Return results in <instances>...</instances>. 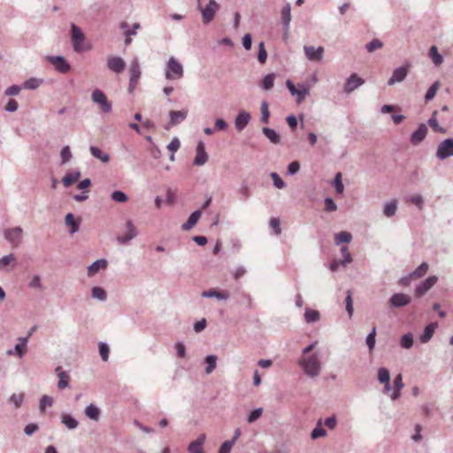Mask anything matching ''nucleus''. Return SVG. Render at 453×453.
<instances>
[{"label": "nucleus", "mask_w": 453, "mask_h": 453, "mask_svg": "<svg viewBox=\"0 0 453 453\" xmlns=\"http://www.w3.org/2000/svg\"><path fill=\"white\" fill-rule=\"evenodd\" d=\"M299 365L309 378H317L321 371V362L318 354L303 357L299 360Z\"/></svg>", "instance_id": "nucleus-1"}, {"label": "nucleus", "mask_w": 453, "mask_h": 453, "mask_svg": "<svg viewBox=\"0 0 453 453\" xmlns=\"http://www.w3.org/2000/svg\"><path fill=\"white\" fill-rule=\"evenodd\" d=\"M165 75L167 80H180L184 75L182 65L173 57H170L165 69Z\"/></svg>", "instance_id": "nucleus-2"}, {"label": "nucleus", "mask_w": 453, "mask_h": 453, "mask_svg": "<svg viewBox=\"0 0 453 453\" xmlns=\"http://www.w3.org/2000/svg\"><path fill=\"white\" fill-rule=\"evenodd\" d=\"M219 7V4L215 0H209V3L204 7L202 6L201 0H197V8L201 12L202 20L204 24H209L214 19Z\"/></svg>", "instance_id": "nucleus-3"}, {"label": "nucleus", "mask_w": 453, "mask_h": 453, "mask_svg": "<svg viewBox=\"0 0 453 453\" xmlns=\"http://www.w3.org/2000/svg\"><path fill=\"white\" fill-rule=\"evenodd\" d=\"M71 41L75 52H81L84 50L83 42L85 41V35L74 23H71Z\"/></svg>", "instance_id": "nucleus-4"}, {"label": "nucleus", "mask_w": 453, "mask_h": 453, "mask_svg": "<svg viewBox=\"0 0 453 453\" xmlns=\"http://www.w3.org/2000/svg\"><path fill=\"white\" fill-rule=\"evenodd\" d=\"M450 157H453V138H447L438 144L436 157L445 160Z\"/></svg>", "instance_id": "nucleus-5"}, {"label": "nucleus", "mask_w": 453, "mask_h": 453, "mask_svg": "<svg viewBox=\"0 0 453 453\" xmlns=\"http://www.w3.org/2000/svg\"><path fill=\"white\" fill-rule=\"evenodd\" d=\"M91 98L93 102L96 103L102 111L108 113L111 111L112 104L107 99L106 95L104 91H102L99 88L95 89L91 94Z\"/></svg>", "instance_id": "nucleus-6"}, {"label": "nucleus", "mask_w": 453, "mask_h": 453, "mask_svg": "<svg viewBox=\"0 0 453 453\" xmlns=\"http://www.w3.org/2000/svg\"><path fill=\"white\" fill-rule=\"evenodd\" d=\"M46 59L50 62L55 69L61 73H66L71 70L70 64L66 61V59L63 56H46Z\"/></svg>", "instance_id": "nucleus-7"}, {"label": "nucleus", "mask_w": 453, "mask_h": 453, "mask_svg": "<svg viewBox=\"0 0 453 453\" xmlns=\"http://www.w3.org/2000/svg\"><path fill=\"white\" fill-rule=\"evenodd\" d=\"M23 230L20 226L8 228L4 231V238L12 247H18L22 240Z\"/></svg>", "instance_id": "nucleus-8"}, {"label": "nucleus", "mask_w": 453, "mask_h": 453, "mask_svg": "<svg viewBox=\"0 0 453 453\" xmlns=\"http://www.w3.org/2000/svg\"><path fill=\"white\" fill-rule=\"evenodd\" d=\"M364 83L365 80L363 78L359 77L357 73H352L349 78H347L343 85V92L349 95Z\"/></svg>", "instance_id": "nucleus-9"}, {"label": "nucleus", "mask_w": 453, "mask_h": 453, "mask_svg": "<svg viewBox=\"0 0 453 453\" xmlns=\"http://www.w3.org/2000/svg\"><path fill=\"white\" fill-rule=\"evenodd\" d=\"M438 277L432 275L421 281L415 288V296L420 297L428 292L437 282Z\"/></svg>", "instance_id": "nucleus-10"}, {"label": "nucleus", "mask_w": 453, "mask_h": 453, "mask_svg": "<svg viewBox=\"0 0 453 453\" xmlns=\"http://www.w3.org/2000/svg\"><path fill=\"white\" fill-rule=\"evenodd\" d=\"M127 233L123 235L117 237V242L119 244L126 245L129 243L131 240L137 236V230L132 220L128 219L126 223Z\"/></svg>", "instance_id": "nucleus-11"}, {"label": "nucleus", "mask_w": 453, "mask_h": 453, "mask_svg": "<svg viewBox=\"0 0 453 453\" xmlns=\"http://www.w3.org/2000/svg\"><path fill=\"white\" fill-rule=\"evenodd\" d=\"M291 22V6L290 4H286L281 10V23L283 26V38L286 40L288 37L289 28Z\"/></svg>", "instance_id": "nucleus-12"}, {"label": "nucleus", "mask_w": 453, "mask_h": 453, "mask_svg": "<svg viewBox=\"0 0 453 453\" xmlns=\"http://www.w3.org/2000/svg\"><path fill=\"white\" fill-rule=\"evenodd\" d=\"M305 57L310 61H320L323 58L325 49L322 46L314 47L307 46L303 47Z\"/></svg>", "instance_id": "nucleus-13"}, {"label": "nucleus", "mask_w": 453, "mask_h": 453, "mask_svg": "<svg viewBox=\"0 0 453 453\" xmlns=\"http://www.w3.org/2000/svg\"><path fill=\"white\" fill-rule=\"evenodd\" d=\"M411 303V297L403 293L394 294L388 300L391 308H402Z\"/></svg>", "instance_id": "nucleus-14"}, {"label": "nucleus", "mask_w": 453, "mask_h": 453, "mask_svg": "<svg viewBox=\"0 0 453 453\" xmlns=\"http://www.w3.org/2000/svg\"><path fill=\"white\" fill-rule=\"evenodd\" d=\"M107 67L117 73H120L126 67L124 59L120 57L111 56L107 58Z\"/></svg>", "instance_id": "nucleus-15"}, {"label": "nucleus", "mask_w": 453, "mask_h": 453, "mask_svg": "<svg viewBox=\"0 0 453 453\" xmlns=\"http://www.w3.org/2000/svg\"><path fill=\"white\" fill-rule=\"evenodd\" d=\"M408 74V68L405 66H400L393 71L392 76L388 81V86H393L397 82H402L405 80Z\"/></svg>", "instance_id": "nucleus-16"}, {"label": "nucleus", "mask_w": 453, "mask_h": 453, "mask_svg": "<svg viewBox=\"0 0 453 453\" xmlns=\"http://www.w3.org/2000/svg\"><path fill=\"white\" fill-rule=\"evenodd\" d=\"M427 127L426 124H420L418 128L411 134L410 141L413 145L419 144L427 134Z\"/></svg>", "instance_id": "nucleus-17"}, {"label": "nucleus", "mask_w": 453, "mask_h": 453, "mask_svg": "<svg viewBox=\"0 0 453 453\" xmlns=\"http://www.w3.org/2000/svg\"><path fill=\"white\" fill-rule=\"evenodd\" d=\"M196 157L194 165L197 166L203 165L208 161V154L205 151V147L203 142H199L196 148Z\"/></svg>", "instance_id": "nucleus-18"}, {"label": "nucleus", "mask_w": 453, "mask_h": 453, "mask_svg": "<svg viewBox=\"0 0 453 453\" xmlns=\"http://www.w3.org/2000/svg\"><path fill=\"white\" fill-rule=\"evenodd\" d=\"M250 120V114L248 111L244 110L239 111V113L234 119V126L236 130L239 132L242 131L247 127Z\"/></svg>", "instance_id": "nucleus-19"}, {"label": "nucleus", "mask_w": 453, "mask_h": 453, "mask_svg": "<svg viewBox=\"0 0 453 453\" xmlns=\"http://www.w3.org/2000/svg\"><path fill=\"white\" fill-rule=\"evenodd\" d=\"M169 117H170V120H169L168 126H176L187 119L188 111L187 110L170 111ZM165 128L168 129L169 127H166Z\"/></svg>", "instance_id": "nucleus-20"}, {"label": "nucleus", "mask_w": 453, "mask_h": 453, "mask_svg": "<svg viewBox=\"0 0 453 453\" xmlns=\"http://www.w3.org/2000/svg\"><path fill=\"white\" fill-rule=\"evenodd\" d=\"M55 372L57 376L58 377V388L65 389L68 388L70 384L69 372L63 371L61 366H57Z\"/></svg>", "instance_id": "nucleus-21"}, {"label": "nucleus", "mask_w": 453, "mask_h": 453, "mask_svg": "<svg viewBox=\"0 0 453 453\" xmlns=\"http://www.w3.org/2000/svg\"><path fill=\"white\" fill-rule=\"evenodd\" d=\"M206 440L205 434H201L196 440L190 442L188 447V453H204L203 445Z\"/></svg>", "instance_id": "nucleus-22"}, {"label": "nucleus", "mask_w": 453, "mask_h": 453, "mask_svg": "<svg viewBox=\"0 0 453 453\" xmlns=\"http://www.w3.org/2000/svg\"><path fill=\"white\" fill-rule=\"evenodd\" d=\"M129 74H130L129 80L139 81L141 75H142V72H141L139 60L137 58H134L131 60Z\"/></svg>", "instance_id": "nucleus-23"}, {"label": "nucleus", "mask_w": 453, "mask_h": 453, "mask_svg": "<svg viewBox=\"0 0 453 453\" xmlns=\"http://www.w3.org/2000/svg\"><path fill=\"white\" fill-rule=\"evenodd\" d=\"M201 215H202V212L199 210L193 211L190 214V216L188 217V220L181 226V229L183 231L190 230L194 226L196 225Z\"/></svg>", "instance_id": "nucleus-24"}, {"label": "nucleus", "mask_w": 453, "mask_h": 453, "mask_svg": "<svg viewBox=\"0 0 453 453\" xmlns=\"http://www.w3.org/2000/svg\"><path fill=\"white\" fill-rule=\"evenodd\" d=\"M107 267V261L104 258L97 259L93 262L88 267V275H95L100 269H105Z\"/></svg>", "instance_id": "nucleus-25"}, {"label": "nucleus", "mask_w": 453, "mask_h": 453, "mask_svg": "<svg viewBox=\"0 0 453 453\" xmlns=\"http://www.w3.org/2000/svg\"><path fill=\"white\" fill-rule=\"evenodd\" d=\"M61 423L69 430L76 429L79 426L78 420L71 414L62 413Z\"/></svg>", "instance_id": "nucleus-26"}, {"label": "nucleus", "mask_w": 453, "mask_h": 453, "mask_svg": "<svg viewBox=\"0 0 453 453\" xmlns=\"http://www.w3.org/2000/svg\"><path fill=\"white\" fill-rule=\"evenodd\" d=\"M65 225L70 227V233L75 234L79 231L81 221L76 219L73 213H67L65 219Z\"/></svg>", "instance_id": "nucleus-27"}, {"label": "nucleus", "mask_w": 453, "mask_h": 453, "mask_svg": "<svg viewBox=\"0 0 453 453\" xmlns=\"http://www.w3.org/2000/svg\"><path fill=\"white\" fill-rule=\"evenodd\" d=\"M436 327L437 323H430L427 325L419 337L420 342L422 343L428 342L431 340Z\"/></svg>", "instance_id": "nucleus-28"}, {"label": "nucleus", "mask_w": 453, "mask_h": 453, "mask_svg": "<svg viewBox=\"0 0 453 453\" xmlns=\"http://www.w3.org/2000/svg\"><path fill=\"white\" fill-rule=\"evenodd\" d=\"M262 133L266 136L269 141L273 144L280 143V135L274 129L265 127L262 128Z\"/></svg>", "instance_id": "nucleus-29"}, {"label": "nucleus", "mask_w": 453, "mask_h": 453, "mask_svg": "<svg viewBox=\"0 0 453 453\" xmlns=\"http://www.w3.org/2000/svg\"><path fill=\"white\" fill-rule=\"evenodd\" d=\"M84 413L88 418L94 421H98L101 414L99 408L93 403L88 404L85 408Z\"/></svg>", "instance_id": "nucleus-30"}, {"label": "nucleus", "mask_w": 453, "mask_h": 453, "mask_svg": "<svg viewBox=\"0 0 453 453\" xmlns=\"http://www.w3.org/2000/svg\"><path fill=\"white\" fill-rule=\"evenodd\" d=\"M18 343L14 347V350L16 355H18L20 358L24 357L27 352V345L28 342V337H19L18 339Z\"/></svg>", "instance_id": "nucleus-31"}, {"label": "nucleus", "mask_w": 453, "mask_h": 453, "mask_svg": "<svg viewBox=\"0 0 453 453\" xmlns=\"http://www.w3.org/2000/svg\"><path fill=\"white\" fill-rule=\"evenodd\" d=\"M81 172L80 171H74L73 173H66L63 179H62V182L64 184L65 187L68 188L70 187L72 184H73L74 182H76L80 178H81Z\"/></svg>", "instance_id": "nucleus-32"}, {"label": "nucleus", "mask_w": 453, "mask_h": 453, "mask_svg": "<svg viewBox=\"0 0 453 453\" xmlns=\"http://www.w3.org/2000/svg\"><path fill=\"white\" fill-rule=\"evenodd\" d=\"M91 155L102 161L103 163H108L110 161V156L104 152L101 149L96 146H90L89 148Z\"/></svg>", "instance_id": "nucleus-33"}, {"label": "nucleus", "mask_w": 453, "mask_h": 453, "mask_svg": "<svg viewBox=\"0 0 453 453\" xmlns=\"http://www.w3.org/2000/svg\"><path fill=\"white\" fill-rule=\"evenodd\" d=\"M202 296L206 298L215 297L218 300H227L229 295L227 293L219 292L215 289H210L207 291L202 292Z\"/></svg>", "instance_id": "nucleus-34"}, {"label": "nucleus", "mask_w": 453, "mask_h": 453, "mask_svg": "<svg viewBox=\"0 0 453 453\" xmlns=\"http://www.w3.org/2000/svg\"><path fill=\"white\" fill-rule=\"evenodd\" d=\"M351 240L352 235L349 232L342 231L334 235V242L336 245H340L341 243H349Z\"/></svg>", "instance_id": "nucleus-35"}, {"label": "nucleus", "mask_w": 453, "mask_h": 453, "mask_svg": "<svg viewBox=\"0 0 453 453\" xmlns=\"http://www.w3.org/2000/svg\"><path fill=\"white\" fill-rule=\"evenodd\" d=\"M427 123H428V125L432 127V129L435 133H446V129H444L443 127H441L439 123H438V120H437V111H434L432 113V116L428 119Z\"/></svg>", "instance_id": "nucleus-36"}, {"label": "nucleus", "mask_w": 453, "mask_h": 453, "mask_svg": "<svg viewBox=\"0 0 453 453\" xmlns=\"http://www.w3.org/2000/svg\"><path fill=\"white\" fill-rule=\"evenodd\" d=\"M296 92L295 96H297L296 102L297 104L302 103L305 97L310 95V88L304 84H298V88H296Z\"/></svg>", "instance_id": "nucleus-37"}, {"label": "nucleus", "mask_w": 453, "mask_h": 453, "mask_svg": "<svg viewBox=\"0 0 453 453\" xmlns=\"http://www.w3.org/2000/svg\"><path fill=\"white\" fill-rule=\"evenodd\" d=\"M429 57L435 65H440L443 62L442 56L439 53L437 47L434 45L429 49Z\"/></svg>", "instance_id": "nucleus-38"}, {"label": "nucleus", "mask_w": 453, "mask_h": 453, "mask_svg": "<svg viewBox=\"0 0 453 453\" xmlns=\"http://www.w3.org/2000/svg\"><path fill=\"white\" fill-rule=\"evenodd\" d=\"M304 319L306 323L317 322L319 319V312L310 308L305 309Z\"/></svg>", "instance_id": "nucleus-39"}, {"label": "nucleus", "mask_w": 453, "mask_h": 453, "mask_svg": "<svg viewBox=\"0 0 453 453\" xmlns=\"http://www.w3.org/2000/svg\"><path fill=\"white\" fill-rule=\"evenodd\" d=\"M91 296L93 298L101 302H104L107 299L106 291L101 287H93L91 289Z\"/></svg>", "instance_id": "nucleus-40"}, {"label": "nucleus", "mask_w": 453, "mask_h": 453, "mask_svg": "<svg viewBox=\"0 0 453 453\" xmlns=\"http://www.w3.org/2000/svg\"><path fill=\"white\" fill-rule=\"evenodd\" d=\"M429 265L426 262H422L413 272L411 275L414 279H419L423 277L428 271Z\"/></svg>", "instance_id": "nucleus-41"}, {"label": "nucleus", "mask_w": 453, "mask_h": 453, "mask_svg": "<svg viewBox=\"0 0 453 453\" xmlns=\"http://www.w3.org/2000/svg\"><path fill=\"white\" fill-rule=\"evenodd\" d=\"M396 210L397 203L395 201H391L384 205L383 213L386 217L391 218L395 214Z\"/></svg>", "instance_id": "nucleus-42"}, {"label": "nucleus", "mask_w": 453, "mask_h": 453, "mask_svg": "<svg viewBox=\"0 0 453 453\" xmlns=\"http://www.w3.org/2000/svg\"><path fill=\"white\" fill-rule=\"evenodd\" d=\"M217 357L215 355H208L205 357V373L210 374L216 368Z\"/></svg>", "instance_id": "nucleus-43"}, {"label": "nucleus", "mask_w": 453, "mask_h": 453, "mask_svg": "<svg viewBox=\"0 0 453 453\" xmlns=\"http://www.w3.org/2000/svg\"><path fill=\"white\" fill-rule=\"evenodd\" d=\"M13 263L12 267L16 265V257L13 254L4 256L0 258V270H6V266Z\"/></svg>", "instance_id": "nucleus-44"}, {"label": "nucleus", "mask_w": 453, "mask_h": 453, "mask_svg": "<svg viewBox=\"0 0 453 453\" xmlns=\"http://www.w3.org/2000/svg\"><path fill=\"white\" fill-rule=\"evenodd\" d=\"M440 87V82L436 81L432 84V86L427 89L426 95H425V101L429 102L431 101L436 95L438 89Z\"/></svg>", "instance_id": "nucleus-45"}, {"label": "nucleus", "mask_w": 453, "mask_h": 453, "mask_svg": "<svg viewBox=\"0 0 453 453\" xmlns=\"http://www.w3.org/2000/svg\"><path fill=\"white\" fill-rule=\"evenodd\" d=\"M274 79H275V74L274 73H268V74H266L263 78L262 84H261L262 88L265 90H270L273 87Z\"/></svg>", "instance_id": "nucleus-46"}, {"label": "nucleus", "mask_w": 453, "mask_h": 453, "mask_svg": "<svg viewBox=\"0 0 453 453\" xmlns=\"http://www.w3.org/2000/svg\"><path fill=\"white\" fill-rule=\"evenodd\" d=\"M321 420H319L316 427L312 430L311 434V439L316 440L319 437H324L326 435V431L321 426Z\"/></svg>", "instance_id": "nucleus-47"}, {"label": "nucleus", "mask_w": 453, "mask_h": 453, "mask_svg": "<svg viewBox=\"0 0 453 453\" xmlns=\"http://www.w3.org/2000/svg\"><path fill=\"white\" fill-rule=\"evenodd\" d=\"M72 157H73V155H72L70 147L67 145L64 146L60 152L61 164L62 165L67 164L68 162H70Z\"/></svg>", "instance_id": "nucleus-48"}, {"label": "nucleus", "mask_w": 453, "mask_h": 453, "mask_svg": "<svg viewBox=\"0 0 453 453\" xmlns=\"http://www.w3.org/2000/svg\"><path fill=\"white\" fill-rule=\"evenodd\" d=\"M268 104L266 101H263L262 104H261V122L264 123V124H268L269 122V117H270V112H269V109H268Z\"/></svg>", "instance_id": "nucleus-49"}, {"label": "nucleus", "mask_w": 453, "mask_h": 453, "mask_svg": "<svg viewBox=\"0 0 453 453\" xmlns=\"http://www.w3.org/2000/svg\"><path fill=\"white\" fill-rule=\"evenodd\" d=\"M400 344L403 349H410L413 345V336L411 333L405 334L402 336Z\"/></svg>", "instance_id": "nucleus-50"}, {"label": "nucleus", "mask_w": 453, "mask_h": 453, "mask_svg": "<svg viewBox=\"0 0 453 453\" xmlns=\"http://www.w3.org/2000/svg\"><path fill=\"white\" fill-rule=\"evenodd\" d=\"M378 380L380 383L388 382L390 380V372L388 368L380 367L378 370Z\"/></svg>", "instance_id": "nucleus-51"}, {"label": "nucleus", "mask_w": 453, "mask_h": 453, "mask_svg": "<svg viewBox=\"0 0 453 453\" xmlns=\"http://www.w3.org/2000/svg\"><path fill=\"white\" fill-rule=\"evenodd\" d=\"M375 337H376V328L373 327L372 329V331L367 334L366 339H365L367 347L370 351H372L375 347V342H376Z\"/></svg>", "instance_id": "nucleus-52"}, {"label": "nucleus", "mask_w": 453, "mask_h": 453, "mask_svg": "<svg viewBox=\"0 0 453 453\" xmlns=\"http://www.w3.org/2000/svg\"><path fill=\"white\" fill-rule=\"evenodd\" d=\"M53 403V398L50 395H44L40 399L39 409L41 411H44L47 407H50Z\"/></svg>", "instance_id": "nucleus-53"}, {"label": "nucleus", "mask_w": 453, "mask_h": 453, "mask_svg": "<svg viewBox=\"0 0 453 453\" xmlns=\"http://www.w3.org/2000/svg\"><path fill=\"white\" fill-rule=\"evenodd\" d=\"M333 184H334V186L335 188L336 193L342 194L343 192L344 186H343V183H342V173H337L335 174V177L334 179Z\"/></svg>", "instance_id": "nucleus-54"}, {"label": "nucleus", "mask_w": 453, "mask_h": 453, "mask_svg": "<svg viewBox=\"0 0 453 453\" xmlns=\"http://www.w3.org/2000/svg\"><path fill=\"white\" fill-rule=\"evenodd\" d=\"M267 59V51L265 47V42H260L258 44L257 60L259 63L264 64Z\"/></svg>", "instance_id": "nucleus-55"}, {"label": "nucleus", "mask_w": 453, "mask_h": 453, "mask_svg": "<svg viewBox=\"0 0 453 453\" xmlns=\"http://www.w3.org/2000/svg\"><path fill=\"white\" fill-rule=\"evenodd\" d=\"M42 84V80L30 78L24 82V88L27 89H35Z\"/></svg>", "instance_id": "nucleus-56"}, {"label": "nucleus", "mask_w": 453, "mask_h": 453, "mask_svg": "<svg viewBox=\"0 0 453 453\" xmlns=\"http://www.w3.org/2000/svg\"><path fill=\"white\" fill-rule=\"evenodd\" d=\"M345 303H346V311L349 317H352L353 315V300H352V293L350 290L347 291V296L345 298Z\"/></svg>", "instance_id": "nucleus-57"}, {"label": "nucleus", "mask_w": 453, "mask_h": 453, "mask_svg": "<svg viewBox=\"0 0 453 453\" xmlns=\"http://www.w3.org/2000/svg\"><path fill=\"white\" fill-rule=\"evenodd\" d=\"M383 42L379 39H372L370 42H368L365 46L366 50L369 52H373L374 50L382 48Z\"/></svg>", "instance_id": "nucleus-58"}, {"label": "nucleus", "mask_w": 453, "mask_h": 453, "mask_svg": "<svg viewBox=\"0 0 453 453\" xmlns=\"http://www.w3.org/2000/svg\"><path fill=\"white\" fill-rule=\"evenodd\" d=\"M9 401L15 406V408H19L23 404L24 395H22V394H12L10 396Z\"/></svg>", "instance_id": "nucleus-59"}, {"label": "nucleus", "mask_w": 453, "mask_h": 453, "mask_svg": "<svg viewBox=\"0 0 453 453\" xmlns=\"http://www.w3.org/2000/svg\"><path fill=\"white\" fill-rule=\"evenodd\" d=\"M263 413V409L262 408H257L255 410H253L248 416L247 418V422L251 424L253 422H255L256 420H257L261 415Z\"/></svg>", "instance_id": "nucleus-60"}, {"label": "nucleus", "mask_w": 453, "mask_h": 453, "mask_svg": "<svg viewBox=\"0 0 453 453\" xmlns=\"http://www.w3.org/2000/svg\"><path fill=\"white\" fill-rule=\"evenodd\" d=\"M271 178L273 182V186L277 188H284L286 187L285 181L280 177V175L276 173H272Z\"/></svg>", "instance_id": "nucleus-61"}, {"label": "nucleus", "mask_w": 453, "mask_h": 453, "mask_svg": "<svg viewBox=\"0 0 453 453\" xmlns=\"http://www.w3.org/2000/svg\"><path fill=\"white\" fill-rule=\"evenodd\" d=\"M99 352H100V356H101L102 359L104 361H107L109 358V352H110V348H109L108 344L105 342H100L99 343Z\"/></svg>", "instance_id": "nucleus-62"}, {"label": "nucleus", "mask_w": 453, "mask_h": 453, "mask_svg": "<svg viewBox=\"0 0 453 453\" xmlns=\"http://www.w3.org/2000/svg\"><path fill=\"white\" fill-rule=\"evenodd\" d=\"M111 198L118 203H125L128 199L127 196L120 190L112 192Z\"/></svg>", "instance_id": "nucleus-63"}, {"label": "nucleus", "mask_w": 453, "mask_h": 453, "mask_svg": "<svg viewBox=\"0 0 453 453\" xmlns=\"http://www.w3.org/2000/svg\"><path fill=\"white\" fill-rule=\"evenodd\" d=\"M408 201L415 204L419 210L423 209L424 199L420 195H414L408 198Z\"/></svg>", "instance_id": "nucleus-64"}]
</instances>
